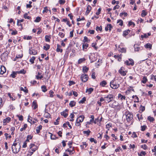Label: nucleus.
Returning <instances> with one entry per match:
<instances>
[{
  "label": "nucleus",
  "instance_id": "nucleus-52",
  "mask_svg": "<svg viewBox=\"0 0 156 156\" xmlns=\"http://www.w3.org/2000/svg\"><path fill=\"white\" fill-rule=\"evenodd\" d=\"M35 59V57L33 56L30 59V62L31 63H33L34 62V60Z\"/></svg>",
  "mask_w": 156,
  "mask_h": 156
},
{
  "label": "nucleus",
  "instance_id": "nucleus-55",
  "mask_svg": "<svg viewBox=\"0 0 156 156\" xmlns=\"http://www.w3.org/2000/svg\"><path fill=\"white\" fill-rule=\"evenodd\" d=\"M141 130L142 131H144L145 130V129L147 127V126H146L144 125L143 126H141Z\"/></svg>",
  "mask_w": 156,
  "mask_h": 156
},
{
  "label": "nucleus",
  "instance_id": "nucleus-50",
  "mask_svg": "<svg viewBox=\"0 0 156 156\" xmlns=\"http://www.w3.org/2000/svg\"><path fill=\"white\" fill-rule=\"evenodd\" d=\"M17 25L20 27L19 28L20 30H22L23 29L22 24L19 22H17Z\"/></svg>",
  "mask_w": 156,
  "mask_h": 156
},
{
  "label": "nucleus",
  "instance_id": "nucleus-61",
  "mask_svg": "<svg viewBox=\"0 0 156 156\" xmlns=\"http://www.w3.org/2000/svg\"><path fill=\"white\" fill-rule=\"evenodd\" d=\"M59 3L61 5H63L65 2V1L64 0H59Z\"/></svg>",
  "mask_w": 156,
  "mask_h": 156
},
{
  "label": "nucleus",
  "instance_id": "nucleus-21",
  "mask_svg": "<svg viewBox=\"0 0 156 156\" xmlns=\"http://www.w3.org/2000/svg\"><path fill=\"white\" fill-rule=\"evenodd\" d=\"M94 90V89L92 88H90L87 89L86 90V93H88V94H90Z\"/></svg>",
  "mask_w": 156,
  "mask_h": 156
},
{
  "label": "nucleus",
  "instance_id": "nucleus-53",
  "mask_svg": "<svg viewBox=\"0 0 156 156\" xmlns=\"http://www.w3.org/2000/svg\"><path fill=\"white\" fill-rule=\"evenodd\" d=\"M86 98L85 97H84L79 102V103H83L84 102L86 101Z\"/></svg>",
  "mask_w": 156,
  "mask_h": 156
},
{
  "label": "nucleus",
  "instance_id": "nucleus-11",
  "mask_svg": "<svg viewBox=\"0 0 156 156\" xmlns=\"http://www.w3.org/2000/svg\"><path fill=\"white\" fill-rule=\"evenodd\" d=\"M29 52L30 54L34 55H36L37 54V51L35 50L32 49V48L29 49Z\"/></svg>",
  "mask_w": 156,
  "mask_h": 156
},
{
  "label": "nucleus",
  "instance_id": "nucleus-3",
  "mask_svg": "<svg viewBox=\"0 0 156 156\" xmlns=\"http://www.w3.org/2000/svg\"><path fill=\"white\" fill-rule=\"evenodd\" d=\"M30 149L28 151V152L32 154L37 149V147L33 144H30L29 146Z\"/></svg>",
  "mask_w": 156,
  "mask_h": 156
},
{
  "label": "nucleus",
  "instance_id": "nucleus-46",
  "mask_svg": "<svg viewBox=\"0 0 156 156\" xmlns=\"http://www.w3.org/2000/svg\"><path fill=\"white\" fill-rule=\"evenodd\" d=\"M151 45L149 43H147L145 45V47L147 48H151Z\"/></svg>",
  "mask_w": 156,
  "mask_h": 156
},
{
  "label": "nucleus",
  "instance_id": "nucleus-51",
  "mask_svg": "<svg viewBox=\"0 0 156 156\" xmlns=\"http://www.w3.org/2000/svg\"><path fill=\"white\" fill-rule=\"evenodd\" d=\"M50 114L48 112H45L44 114V116L46 118L50 117Z\"/></svg>",
  "mask_w": 156,
  "mask_h": 156
},
{
  "label": "nucleus",
  "instance_id": "nucleus-2",
  "mask_svg": "<svg viewBox=\"0 0 156 156\" xmlns=\"http://www.w3.org/2000/svg\"><path fill=\"white\" fill-rule=\"evenodd\" d=\"M109 106L111 108L117 109L119 110L120 109V105L119 104L115 101H114L112 103H111L109 104Z\"/></svg>",
  "mask_w": 156,
  "mask_h": 156
},
{
  "label": "nucleus",
  "instance_id": "nucleus-9",
  "mask_svg": "<svg viewBox=\"0 0 156 156\" xmlns=\"http://www.w3.org/2000/svg\"><path fill=\"white\" fill-rule=\"evenodd\" d=\"M113 98V96L112 94H108L106 97H104V98H106V101L108 103H109L112 101Z\"/></svg>",
  "mask_w": 156,
  "mask_h": 156
},
{
  "label": "nucleus",
  "instance_id": "nucleus-4",
  "mask_svg": "<svg viewBox=\"0 0 156 156\" xmlns=\"http://www.w3.org/2000/svg\"><path fill=\"white\" fill-rule=\"evenodd\" d=\"M17 145V143H16V141L15 140L12 147V151L14 154L17 153L19 151L21 147V146H20L19 148L17 149L16 147Z\"/></svg>",
  "mask_w": 156,
  "mask_h": 156
},
{
  "label": "nucleus",
  "instance_id": "nucleus-19",
  "mask_svg": "<svg viewBox=\"0 0 156 156\" xmlns=\"http://www.w3.org/2000/svg\"><path fill=\"white\" fill-rule=\"evenodd\" d=\"M68 110L67 109L63 111L62 112H61V115H63L64 117L66 118L68 116Z\"/></svg>",
  "mask_w": 156,
  "mask_h": 156
},
{
  "label": "nucleus",
  "instance_id": "nucleus-8",
  "mask_svg": "<svg viewBox=\"0 0 156 156\" xmlns=\"http://www.w3.org/2000/svg\"><path fill=\"white\" fill-rule=\"evenodd\" d=\"M80 79L83 82H85L88 79V76L85 74H83L81 76Z\"/></svg>",
  "mask_w": 156,
  "mask_h": 156
},
{
  "label": "nucleus",
  "instance_id": "nucleus-34",
  "mask_svg": "<svg viewBox=\"0 0 156 156\" xmlns=\"http://www.w3.org/2000/svg\"><path fill=\"white\" fill-rule=\"evenodd\" d=\"M146 154V153L144 151H142L140 153H138V155L139 156H145Z\"/></svg>",
  "mask_w": 156,
  "mask_h": 156
},
{
  "label": "nucleus",
  "instance_id": "nucleus-26",
  "mask_svg": "<svg viewBox=\"0 0 156 156\" xmlns=\"http://www.w3.org/2000/svg\"><path fill=\"white\" fill-rule=\"evenodd\" d=\"M134 47L135 51H138L140 49V48L139 47L138 45L137 44H135Z\"/></svg>",
  "mask_w": 156,
  "mask_h": 156
},
{
  "label": "nucleus",
  "instance_id": "nucleus-58",
  "mask_svg": "<svg viewBox=\"0 0 156 156\" xmlns=\"http://www.w3.org/2000/svg\"><path fill=\"white\" fill-rule=\"evenodd\" d=\"M48 11V9L46 7L44 8V9L43 11V13H44L45 12L47 13Z\"/></svg>",
  "mask_w": 156,
  "mask_h": 156
},
{
  "label": "nucleus",
  "instance_id": "nucleus-5",
  "mask_svg": "<svg viewBox=\"0 0 156 156\" xmlns=\"http://www.w3.org/2000/svg\"><path fill=\"white\" fill-rule=\"evenodd\" d=\"M125 115L126 116V120L127 122L130 121L133 119V115L129 111H126Z\"/></svg>",
  "mask_w": 156,
  "mask_h": 156
},
{
  "label": "nucleus",
  "instance_id": "nucleus-36",
  "mask_svg": "<svg viewBox=\"0 0 156 156\" xmlns=\"http://www.w3.org/2000/svg\"><path fill=\"white\" fill-rule=\"evenodd\" d=\"M118 98H120L122 100L123 99L125 100L126 97L122 95L121 94H119L118 95Z\"/></svg>",
  "mask_w": 156,
  "mask_h": 156
},
{
  "label": "nucleus",
  "instance_id": "nucleus-16",
  "mask_svg": "<svg viewBox=\"0 0 156 156\" xmlns=\"http://www.w3.org/2000/svg\"><path fill=\"white\" fill-rule=\"evenodd\" d=\"M32 107L34 109H35L37 108V105L36 101H34L32 102Z\"/></svg>",
  "mask_w": 156,
  "mask_h": 156
},
{
  "label": "nucleus",
  "instance_id": "nucleus-31",
  "mask_svg": "<svg viewBox=\"0 0 156 156\" xmlns=\"http://www.w3.org/2000/svg\"><path fill=\"white\" fill-rule=\"evenodd\" d=\"M50 48V45L48 44H46L45 46H44L43 48L45 50H47L49 49Z\"/></svg>",
  "mask_w": 156,
  "mask_h": 156
},
{
  "label": "nucleus",
  "instance_id": "nucleus-22",
  "mask_svg": "<svg viewBox=\"0 0 156 156\" xmlns=\"http://www.w3.org/2000/svg\"><path fill=\"white\" fill-rule=\"evenodd\" d=\"M42 128V126L41 125L39 126L38 127L36 128V132L37 134H38L40 132V130Z\"/></svg>",
  "mask_w": 156,
  "mask_h": 156
},
{
  "label": "nucleus",
  "instance_id": "nucleus-28",
  "mask_svg": "<svg viewBox=\"0 0 156 156\" xmlns=\"http://www.w3.org/2000/svg\"><path fill=\"white\" fill-rule=\"evenodd\" d=\"M23 17L25 19L30 20L31 19V17L28 16L27 13H25L24 14Z\"/></svg>",
  "mask_w": 156,
  "mask_h": 156
},
{
  "label": "nucleus",
  "instance_id": "nucleus-54",
  "mask_svg": "<svg viewBox=\"0 0 156 156\" xmlns=\"http://www.w3.org/2000/svg\"><path fill=\"white\" fill-rule=\"evenodd\" d=\"M102 30V27L101 26L99 27L98 26H97L96 28V30L97 31H98L100 30V31H101Z\"/></svg>",
  "mask_w": 156,
  "mask_h": 156
},
{
  "label": "nucleus",
  "instance_id": "nucleus-27",
  "mask_svg": "<svg viewBox=\"0 0 156 156\" xmlns=\"http://www.w3.org/2000/svg\"><path fill=\"white\" fill-rule=\"evenodd\" d=\"M76 103L74 101H71L69 103V105L71 107H73L76 105Z\"/></svg>",
  "mask_w": 156,
  "mask_h": 156
},
{
  "label": "nucleus",
  "instance_id": "nucleus-43",
  "mask_svg": "<svg viewBox=\"0 0 156 156\" xmlns=\"http://www.w3.org/2000/svg\"><path fill=\"white\" fill-rule=\"evenodd\" d=\"M117 23H119V25L122 26L123 25V21L121 20H118L117 21Z\"/></svg>",
  "mask_w": 156,
  "mask_h": 156
},
{
  "label": "nucleus",
  "instance_id": "nucleus-35",
  "mask_svg": "<svg viewBox=\"0 0 156 156\" xmlns=\"http://www.w3.org/2000/svg\"><path fill=\"white\" fill-rule=\"evenodd\" d=\"M107 84L106 81L105 80L102 81L100 83V85L102 87H105V86Z\"/></svg>",
  "mask_w": 156,
  "mask_h": 156
},
{
  "label": "nucleus",
  "instance_id": "nucleus-42",
  "mask_svg": "<svg viewBox=\"0 0 156 156\" xmlns=\"http://www.w3.org/2000/svg\"><path fill=\"white\" fill-rule=\"evenodd\" d=\"M90 131L89 129H88L87 131H83V133L84 134H87L88 136L90 135Z\"/></svg>",
  "mask_w": 156,
  "mask_h": 156
},
{
  "label": "nucleus",
  "instance_id": "nucleus-13",
  "mask_svg": "<svg viewBox=\"0 0 156 156\" xmlns=\"http://www.w3.org/2000/svg\"><path fill=\"white\" fill-rule=\"evenodd\" d=\"M66 151L69 152V154L70 155H72L75 152V151L74 149V147L73 148L72 150H71L69 148H68L66 150Z\"/></svg>",
  "mask_w": 156,
  "mask_h": 156
},
{
  "label": "nucleus",
  "instance_id": "nucleus-18",
  "mask_svg": "<svg viewBox=\"0 0 156 156\" xmlns=\"http://www.w3.org/2000/svg\"><path fill=\"white\" fill-rule=\"evenodd\" d=\"M91 9V7L90 5H88L87 8V11L86 12V15H87L90 12Z\"/></svg>",
  "mask_w": 156,
  "mask_h": 156
},
{
  "label": "nucleus",
  "instance_id": "nucleus-60",
  "mask_svg": "<svg viewBox=\"0 0 156 156\" xmlns=\"http://www.w3.org/2000/svg\"><path fill=\"white\" fill-rule=\"evenodd\" d=\"M92 74L91 75L92 78L93 79H95L96 78V76H95V73L93 72V71H92Z\"/></svg>",
  "mask_w": 156,
  "mask_h": 156
},
{
  "label": "nucleus",
  "instance_id": "nucleus-44",
  "mask_svg": "<svg viewBox=\"0 0 156 156\" xmlns=\"http://www.w3.org/2000/svg\"><path fill=\"white\" fill-rule=\"evenodd\" d=\"M27 127V125L26 124H24L23 128H21L20 129V131H22L24 130H25Z\"/></svg>",
  "mask_w": 156,
  "mask_h": 156
},
{
  "label": "nucleus",
  "instance_id": "nucleus-63",
  "mask_svg": "<svg viewBox=\"0 0 156 156\" xmlns=\"http://www.w3.org/2000/svg\"><path fill=\"white\" fill-rule=\"evenodd\" d=\"M141 147L143 148L144 150H146L147 149V146L146 144H144L141 146Z\"/></svg>",
  "mask_w": 156,
  "mask_h": 156
},
{
  "label": "nucleus",
  "instance_id": "nucleus-59",
  "mask_svg": "<svg viewBox=\"0 0 156 156\" xmlns=\"http://www.w3.org/2000/svg\"><path fill=\"white\" fill-rule=\"evenodd\" d=\"M17 116L18 117L19 120L20 121H22L23 120V116L22 115H17Z\"/></svg>",
  "mask_w": 156,
  "mask_h": 156
},
{
  "label": "nucleus",
  "instance_id": "nucleus-57",
  "mask_svg": "<svg viewBox=\"0 0 156 156\" xmlns=\"http://www.w3.org/2000/svg\"><path fill=\"white\" fill-rule=\"evenodd\" d=\"M59 36L61 38H63L64 37L65 34L62 32H59L58 34Z\"/></svg>",
  "mask_w": 156,
  "mask_h": 156
},
{
  "label": "nucleus",
  "instance_id": "nucleus-10",
  "mask_svg": "<svg viewBox=\"0 0 156 156\" xmlns=\"http://www.w3.org/2000/svg\"><path fill=\"white\" fill-rule=\"evenodd\" d=\"M11 119L9 117L6 118L4 119L3 121V124L4 125H5L7 123L11 121Z\"/></svg>",
  "mask_w": 156,
  "mask_h": 156
},
{
  "label": "nucleus",
  "instance_id": "nucleus-1",
  "mask_svg": "<svg viewBox=\"0 0 156 156\" xmlns=\"http://www.w3.org/2000/svg\"><path fill=\"white\" fill-rule=\"evenodd\" d=\"M110 86L113 89H117L119 87V84L115 80L111 81L110 83Z\"/></svg>",
  "mask_w": 156,
  "mask_h": 156
},
{
  "label": "nucleus",
  "instance_id": "nucleus-39",
  "mask_svg": "<svg viewBox=\"0 0 156 156\" xmlns=\"http://www.w3.org/2000/svg\"><path fill=\"white\" fill-rule=\"evenodd\" d=\"M41 88L42 90V91L44 92H45L47 91L46 87L45 86H42L41 87Z\"/></svg>",
  "mask_w": 156,
  "mask_h": 156
},
{
  "label": "nucleus",
  "instance_id": "nucleus-20",
  "mask_svg": "<svg viewBox=\"0 0 156 156\" xmlns=\"http://www.w3.org/2000/svg\"><path fill=\"white\" fill-rule=\"evenodd\" d=\"M61 46L59 44H57V48L56 49V51L58 52H62V49L61 48Z\"/></svg>",
  "mask_w": 156,
  "mask_h": 156
},
{
  "label": "nucleus",
  "instance_id": "nucleus-37",
  "mask_svg": "<svg viewBox=\"0 0 156 156\" xmlns=\"http://www.w3.org/2000/svg\"><path fill=\"white\" fill-rule=\"evenodd\" d=\"M51 135L50 136L52 140H55L58 138V137H56V136L55 135H53L52 134L50 133Z\"/></svg>",
  "mask_w": 156,
  "mask_h": 156
},
{
  "label": "nucleus",
  "instance_id": "nucleus-14",
  "mask_svg": "<svg viewBox=\"0 0 156 156\" xmlns=\"http://www.w3.org/2000/svg\"><path fill=\"white\" fill-rule=\"evenodd\" d=\"M112 28V27L111 24H108L105 27V30L106 31H107L108 30L110 31L111 30V29Z\"/></svg>",
  "mask_w": 156,
  "mask_h": 156
},
{
  "label": "nucleus",
  "instance_id": "nucleus-45",
  "mask_svg": "<svg viewBox=\"0 0 156 156\" xmlns=\"http://www.w3.org/2000/svg\"><path fill=\"white\" fill-rule=\"evenodd\" d=\"M147 14V12H146L145 10H143L142 11V13H141V16L142 17H144Z\"/></svg>",
  "mask_w": 156,
  "mask_h": 156
},
{
  "label": "nucleus",
  "instance_id": "nucleus-40",
  "mask_svg": "<svg viewBox=\"0 0 156 156\" xmlns=\"http://www.w3.org/2000/svg\"><path fill=\"white\" fill-rule=\"evenodd\" d=\"M6 71V69H0V74H3Z\"/></svg>",
  "mask_w": 156,
  "mask_h": 156
},
{
  "label": "nucleus",
  "instance_id": "nucleus-7",
  "mask_svg": "<svg viewBox=\"0 0 156 156\" xmlns=\"http://www.w3.org/2000/svg\"><path fill=\"white\" fill-rule=\"evenodd\" d=\"M125 64L127 66H133L134 62L133 59L131 58L129 59V60H126L125 62Z\"/></svg>",
  "mask_w": 156,
  "mask_h": 156
},
{
  "label": "nucleus",
  "instance_id": "nucleus-6",
  "mask_svg": "<svg viewBox=\"0 0 156 156\" xmlns=\"http://www.w3.org/2000/svg\"><path fill=\"white\" fill-rule=\"evenodd\" d=\"M8 58V52L7 51L2 53L1 55V59L4 61L7 60Z\"/></svg>",
  "mask_w": 156,
  "mask_h": 156
},
{
  "label": "nucleus",
  "instance_id": "nucleus-23",
  "mask_svg": "<svg viewBox=\"0 0 156 156\" xmlns=\"http://www.w3.org/2000/svg\"><path fill=\"white\" fill-rule=\"evenodd\" d=\"M119 73L122 76L126 75V71L123 70L122 69H120L119 71Z\"/></svg>",
  "mask_w": 156,
  "mask_h": 156
},
{
  "label": "nucleus",
  "instance_id": "nucleus-25",
  "mask_svg": "<svg viewBox=\"0 0 156 156\" xmlns=\"http://www.w3.org/2000/svg\"><path fill=\"white\" fill-rule=\"evenodd\" d=\"M121 55H115L114 56V57L116 59H118V60L119 61H120L121 60Z\"/></svg>",
  "mask_w": 156,
  "mask_h": 156
},
{
  "label": "nucleus",
  "instance_id": "nucleus-24",
  "mask_svg": "<svg viewBox=\"0 0 156 156\" xmlns=\"http://www.w3.org/2000/svg\"><path fill=\"white\" fill-rule=\"evenodd\" d=\"M130 30H127L123 31V36L124 37L126 36L129 33Z\"/></svg>",
  "mask_w": 156,
  "mask_h": 156
},
{
  "label": "nucleus",
  "instance_id": "nucleus-29",
  "mask_svg": "<svg viewBox=\"0 0 156 156\" xmlns=\"http://www.w3.org/2000/svg\"><path fill=\"white\" fill-rule=\"evenodd\" d=\"M147 81V79L146 76L143 77L141 80V82L143 83H145Z\"/></svg>",
  "mask_w": 156,
  "mask_h": 156
},
{
  "label": "nucleus",
  "instance_id": "nucleus-32",
  "mask_svg": "<svg viewBox=\"0 0 156 156\" xmlns=\"http://www.w3.org/2000/svg\"><path fill=\"white\" fill-rule=\"evenodd\" d=\"M26 71L24 69L20 70V71H17V73H20L22 74H24L26 73Z\"/></svg>",
  "mask_w": 156,
  "mask_h": 156
},
{
  "label": "nucleus",
  "instance_id": "nucleus-30",
  "mask_svg": "<svg viewBox=\"0 0 156 156\" xmlns=\"http://www.w3.org/2000/svg\"><path fill=\"white\" fill-rule=\"evenodd\" d=\"M45 40L47 42H50V39L51 38L50 36L48 35H46L45 37Z\"/></svg>",
  "mask_w": 156,
  "mask_h": 156
},
{
  "label": "nucleus",
  "instance_id": "nucleus-12",
  "mask_svg": "<svg viewBox=\"0 0 156 156\" xmlns=\"http://www.w3.org/2000/svg\"><path fill=\"white\" fill-rule=\"evenodd\" d=\"M84 118V117L83 115H80L76 119V121H78L79 122H81L83 121Z\"/></svg>",
  "mask_w": 156,
  "mask_h": 156
},
{
  "label": "nucleus",
  "instance_id": "nucleus-33",
  "mask_svg": "<svg viewBox=\"0 0 156 156\" xmlns=\"http://www.w3.org/2000/svg\"><path fill=\"white\" fill-rule=\"evenodd\" d=\"M41 20V18L39 16H37L36 18V19L34 21L36 23H38Z\"/></svg>",
  "mask_w": 156,
  "mask_h": 156
},
{
  "label": "nucleus",
  "instance_id": "nucleus-15",
  "mask_svg": "<svg viewBox=\"0 0 156 156\" xmlns=\"http://www.w3.org/2000/svg\"><path fill=\"white\" fill-rule=\"evenodd\" d=\"M83 50L86 51L87 48L88 47V44L87 43H84L83 44Z\"/></svg>",
  "mask_w": 156,
  "mask_h": 156
},
{
  "label": "nucleus",
  "instance_id": "nucleus-49",
  "mask_svg": "<svg viewBox=\"0 0 156 156\" xmlns=\"http://www.w3.org/2000/svg\"><path fill=\"white\" fill-rule=\"evenodd\" d=\"M54 92L53 91L51 90L49 92V94H50V98H53L54 96L53 94Z\"/></svg>",
  "mask_w": 156,
  "mask_h": 156
},
{
  "label": "nucleus",
  "instance_id": "nucleus-17",
  "mask_svg": "<svg viewBox=\"0 0 156 156\" xmlns=\"http://www.w3.org/2000/svg\"><path fill=\"white\" fill-rule=\"evenodd\" d=\"M86 59L85 58L79 59L78 61V64H80L85 62Z\"/></svg>",
  "mask_w": 156,
  "mask_h": 156
},
{
  "label": "nucleus",
  "instance_id": "nucleus-47",
  "mask_svg": "<svg viewBox=\"0 0 156 156\" xmlns=\"http://www.w3.org/2000/svg\"><path fill=\"white\" fill-rule=\"evenodd\" d=\"M83 41L84 42H89L90 41V40L88 39L87 37L85 36L84 37V40Z\"/></svg>",
  "mask_w": 156,
  "mask_h": 156
},
{
  "label": "nucleus",
  "instance_id": "nucleus-64",
  "mask_svg": "<svg viewBox=\"0 0 156 156\" xmlns=\"http://www.w3.org/2000/svg\"><path fill=\"white\" fill-rule=\"evenodd\" d=\"M17 31L16 30H15L12 31V32L11 33V34L12 35H15L17 34Z\"/></svg>",
  "mask_w": 156,
  "mask_h": 156
},
{
  "label": "nucleus",
  "instance_id": "nucleus-38",
  "mask_svg": "<svg viewBox=\"0 0 156 156\" xmlns=\"http://www.w3.org/2000/svg\"><path fill=\"white\" fill-rule=\"evenodd\" d=\"M17 71L16 72H13L11 74L10 76L12 78H14L16 77V75L17 74Z\"/></svg>",
  "mask_w": 156,
  "mask_h": 156
},
{
  "label": "nucleus",
  "instance_id": "nucleus-62",
  "mask_svg": "<svg viewBox=\"0 0 156 156\" xmlns=\"http://www.w3.org/2000/svg\"><path fill=\"white\" fill-rule=\"evenodd\" d=\"M132 98H137V100H136L135 101V102H138L139 101V99L138 98L136 95V96L133 95L132 96Z\"/></svg>",
  "mask_w": 156,
  "mask_h": 156
},
{
  "label": "nucleus",
  "instance_id": "nucleus-56",
  "mask_svg": "<svg viewBox=\"0 0 156 156\" xmlns=\"http://www.w3.org/2000/svg\"><path fill=\"white\" fill-rule=\"evenodd\" d=\"M119 51H120V52L123 53V52H126V50L125 48H120V50H119Z\"/></svg>",
  "mask_w": 156,
  "mask_h": 156
},
{
  "label": "nucleus",
  "instance_id": "nucleus-41",
  "mask_svg": "<svg viewBox=\"0 0 156 156\" xmlns=\"http://www.w3.org/2000/svg\"><path fill=\"white\" fill-rule=\"evenodd\" d=\"M151 79L152 80L156 82V76H154L153 75H151Z\"/></svg>",
  "mask_w": 156,
  "mask_h": 156
},
{
  "label": "nucleus",
  "instance_id": "nucleus-48",
  "mask_svg": "<svg viewBox=\"0 0 156 156\" xmlns=\"http://www.w3.org/2000/svg\"><path fill=\"white\" fill-rule=\"evenodd\" d=\"M147 119L150 122H152L154 121V119L153 117L149 116L147 118Z\"/></svg>",
  "mask_w": 156,
  "mask_h": 156
}]
</instances>
